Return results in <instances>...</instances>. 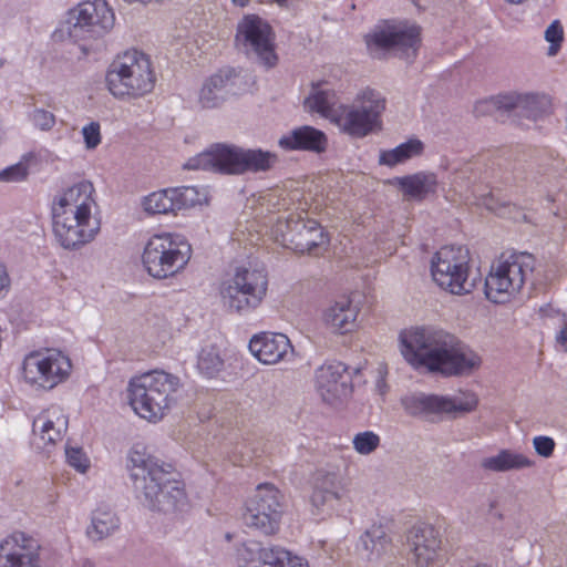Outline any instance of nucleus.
<instances>
[{
  "instance_id": "41",
  "label": "nucleus",
  "mask_w": 567,
  "mask_h": 567,
  "mask_svg": "<svg viewBox=\"0 0 567 567\" xmlns=\"http://www.w3.org/2000/svg\"><path fill=\"white\" fill-rule=\"evenodd\" d=\"M29 157L30 155H24L18 163L1 169V182L19 183L25 181L29 175Z\"/></svg>"
},
{
  "instance_id": "38",
  "label": "nucleus",
  "mask_w": 567,
  "mask_h": 567,
  "mask_svg": "<svg viewBox=\"0 0 567 567\" xmlns=\"http://www.w3.org/2000/svg\"><path fill=\"white\" fill-rule=\"evenodd\" d=\"M177 209H185L202 205L206 200V193L197 186L173 187Z\"/></svg>"
},
{
  "instance_id": "14",
  "label": "nucleus",
  "mask_w": 567,
  "mask_h": 567,
  "mask_svg": "<svg viewBox=\"0 0 567 567\" xmlns=\"http://www.w3.org/2000/svg\"><path fill=\"white\" fill-rule=\"evenodd\" d=\"M365 44L373 56L393 52L402 59H413L420 45V28L415 24L384 22L365 35Z\"/></svg>"
},
{
  "instance_id": "40",
  "label": "nucleus",
  "mask_w": 567,
  "mask_h": 567,
  "mask_svg": "<svg viewBox=\"0 0 567 567\" xmlns=\"http://www.w3.org/2000/svg\"><path fill=\"white\" fill-rule=\"evenodd\" d=\"M380 436L373 431L359 432L352 439L354 451L361 455L373 453L380 446Z\"/></svg>"
},
{
  "instance_id": "36",
  "label": "nucleus",
  "mask_w": 567,
  "mask_h": 567,
  "mask_svg": "<svg viewBox=\"0 0 567 567\" xmlns=\"http://www.w3.org/2000/svg\"><path fill=\"white\" fill-rule=\"evenodd\" d=\"M266 558L270 559L267 567H309L303 557L279 546H274V550L266 555Z\"/></svg>"
},
{
  "instance_id": "32",
  "label": "nucleus",
  "mask_w": 567,
  "mask_h": 567,
  "mask_svg": "<svg viewBox=\"0 0 567 567\" xmlns=\"http://www.w3.org/2000/svg\"><path fill=\"white\" fill-rule=\"evenodd\" d=\"M120 527V518L106 505L97 506L91 515V524L86 528V535L92 540H102L114 534Z\"/></svg>"
},
{
  "instance_id": "12",
  "label": "nucleus",
  "mask_w": 567,
  "mask_h": 567,
  "mask_svg": "<svg viewBox=\"0 0 567 567\" xmlns=\"http://www.w3.org/2000/svg\"><path fill=\"white\" fill-rule=\"evenodd\" d=\"M68 355L56 349L47 348L29 352L21 367L25 383L37 390H52L65 381L71 371Z\"/></svg>"
},
{
  "instance_id": "42",
  "label": "nucleus",
  "mask_w": 567,
  "mask_h": 567,
  "mask_svg": "<svg viewBox=\"0 0 567 567\" xmlns=\"http://www.w3.org/2000/svg\"><path fill=\"white\" fill-rule=\"evenodd\" d=\"M65 458L69 466L80 474H85L91 467V460L80 446H65Z\"/></svg>"
},
{
  "instance_id": "20",
  "label": "nucleus",
  "mask_w": 567,
  "mask_h": 567,
  "mask_svg": "<svg viewBox=\"0 0 567 567\" xmlns=\"http://www.w3.org/2000/svg\"><path fill=\"white\" fill-rule=\"evenodd\" d=\"M348 498L349 489L339 472L317 471L310 498L316 514L330 515L339 512Z\"/></svg>"
},
{
  "instance_id": "45",
  "label": "nucleus",
  "mask_w": 567,
  "mask_h": 567,
  "mask_svg": "<svg viewBox=\"0 0 567 567\" xmlns=\"http://www.w3.org/2000/svg\"><path fill=\"white\" fill-rule=\"evenodd\" d=\"M533 445L537 454L543 457H549L555 449V442L549 436H535L533 440Z\"/></svg>"
},
{
  "instance_id": "15",
  "label": "nucleus",
  "mask_w": 567,
  "mask_h": 567,
  "mask_svg": "<svg viewBox=\"0 0 567 567\" xmlns=\"http://www.w3.org/2000/svg\"><path fill=\"white\" fill-rule=\"evenodd\" d=\"M401 404L406 414L426 419L434 414L457 415L472 412L476 409L478 399L470 391H460L451 395L417 392L404 395Z\"/></svg>"
},
{
  "instance_id": "31",
  "label": "nucleus",
  "mask_w": 567,
  "mask_h": 567,
  "mask_svg": "<svg viewBox=\"0 0 567 567\" xmlns=\"http://www.w3.org/2000/svg\"><path fill=\"white\" fill-rule=\"evenodd\" d=\"M533 465L534 461L526 454L508 449L501 450L497 454L485 457L481 462L482 468L495 473L518 471Z\"/></svg>"
},
{
  "instance_id": "33",
  "label": "nucleus",
  "mask_w": 567,
  "mask_h": 567,
  "mask_svg": "<svg viewBox=\"0 0 567 567\" xmlns=\"http://www.w3.org/2000/svg\"><path fill=\"white\" fill-rule=\"evenodd\" d=\"M424 151V144L419 138H410L404 143L399 144L392 150L380 152L379 163L389 167H394L399 164L405 163L416 156H420Z\"/></svg>"
},
{
  "instance_id": "44",
  "label": "nucleus",
  "mask_w": 567,
  "mask_h": 567,
  "mask_svg": "<svg viewBox=\"0 0 567 567\" xmlns=\"http://www.w3.org/2000/svg\"><path fill=\"white\" fill-rule=\"evenodd\" d=\"M85 148L91 151L95 150L102 141L101 125L99 122L92 121L84 125L81 130Z\"/></svg>"
},
{
  "instance_id": "16",
  "label": "nucleus",
  "mask_w": 567,
  "mask_h": 567,
  "mask_svg": "<svg viewBox=\"0 0 567 567\" xmlns=\"http://www.w3.org/2000/svg\"><path fill=\"white\" fill-rule=\"evenodd\" d=\"M281 495L272 484H259L246 503L244 520L247 526L272 535L279 529L282 514Z\"/></svg>"
},
{
  "instance_id": "17",
  "label": "nucleus",
  "mask_w": 567,
  "mask_h": 567,
  "mask_svg": "<svg viewBox=\"0 0 567 567\" xmlns=\"http://www.w3.org/2000/svg\"><path fill=\"white\" fill-rule=\"evenodd\" d=\"M275 37L269 23L256 14H246L238 22L236 42L247 53H254L267 68L277 63L275 53Z\"/></svg>"
},
{
  "instance_id": "49",
  "label": "nucleus",
  "mask_w": 567,
  "mask_h": 567,
  "mask_svg": "<svg viewBox=\"0 0 567 567\" xmlns=\"http://www.w3.org/2000/svg\"><path fill=\"white\" fill-rule=\"evenodd\" d=\"M234 6L246 7L249 0H230Z\"/></svg>"
},
{
  "instance_id": "5",
  "label": "nucleus",
  "mask_w": 567,
  "mask_h": 567,
  "mask_svg": "<svg viewBox=\"0 0 567 567\" xmlns=\"http://www.w3.org/2000/svg\"><path fill=\"white\" fill-rule=\"evenodd\" d=\"M277 159L275 153L261 148H243L218 143L189 158L184 168L241 175L268 172Z\"/></svg>"
},
{
  "instance_id": "27",
  "label": "nucleus",
  "mask_w": 567,
  "mask_h": 567,
  "mask_svg": "<svg viewBox=\"0 0 567 567\" xmlns=\"http://www.w3.org/2000/svg\"><path fill=\"white\" fill-rule=\"evenodd\" d=\"M392 183L405 199L414 202H423L427 197L434 196L439 187L436 174L426 171L394 177Z\"/></svg>"
},
{
  "instance_id": "13",
  "label": "nucleus",
  "mask_w": 567,
  "mask_h": 567,
  "mask_svg": "<svg viewBox=\"0 0 567 567\" xmlns=\"http://www.w3.org/2000/svg\"><path fill=\"white\" fill-rule=\"evenodd\" d=\"M277 243L299 254H316L329 243L321 225L307 214L292 213L285 220L279 219L274 228Z\"/></svg>"
},
{
  "instance_id": "34",
  "label": "nucleus",
  "mask_w": 567,
  "mask_h": 567,
  "mask_svg": "<svg viewBox=\"0 0 567 567\" xmlns=\"http://www.w3.org/2000/svg\"><path fill=\"white\" fill-rule=\"evenodd\" d=\"M142 206L148 215H167L178 210L173 187L148 194L143 198Z\"/></svg>"
},
{
  "instance_id": "43",
  "label": "nucleus",
  "mask_w": 567,
  "mask_h": 567,
  "mask_svg": "<svg viewBox=\"0 0 567 567\" xmlns=\"http://www.w3.org/2000/svg\"><path fill=\"white\" fill-rule=\"evenodd\" d=\"M545 40L549 43L547 55L555 56L564 41V29L559 20H554L545 30Z\"/></svg>"
},
{
  "instance_id": "46",
  "label": "nucleus",
  "mask_w": 567,
  "mask_h": 567,
  "mask_svg": "<svg viewBox=\"0 0 567 567\" xmlns=\"http://www.w3.org/2000/svg\"><path fill=\"white\" fill-rule=\"evenodd\" d=\"M11 279L7 267L0 262V299L4 298L9 292Z\"/></svg>"
},
{
  "instance_id": "24",
  "label": "nucleus",
  "mask_w": 567,
  "mask_h": 567,
  "mask_svg": "<svg viewBox=\"0 0 567 567\" xmlns=\"http://www.w3.org/2000/svg\"><path fill=\"white\" fill-rule=\"evenodd\" d=\"M248 347L251 354L264 364H276L293 353L289 338L277 332L255 334Z\"/></svg>"
},
{
  "instance_id": "2",
  "label": "nucleus",
  "mask_w": 567,
  "mask_h": 567,
  "mask_svg": "<svg viewBox=\"0 0 567 567\" xmlns=\"http://www.w3.org/2000/svg\"><path fill=\"white\" fill-rule=\"evenodd\" d=\"M52 234L58 245L78 251L99 236L102 217L92 182L79 181L62 189L51 204Z\"/></svg>"
},
{
  "instance_id": "6",
  "label": "nucleus",
  "mask_w": 567,
  "mask_h": 567,
  "mask_svg": "<svg viewBox=\"0 0 567 567\" xmlns=\"http://www.w3.org/2000/svg\"><path fill=\"white\" fill-rule=\"evenodd\" d=\"M179 385L176 375L162 370L133 377L127 385L130 405L140 417L156 423L171 410Z\"/></svg>"
},
{
  "instance_id": "10",
  "label": "nucleus",
  "mask_w": 567,
  "mask_h": 567,
  "mask_svg": "<svg viewBox=\"0 0 567 567\" xmlns=\"http://www.w3.org/2000/svg\"><path fill=\"white\" fill-rule=\"evenodd\" d=\"M268 276L262 268H236L234 275L223 282L220 298L231 312L248 315L266 298Z\"/></svg>"
},
{
  "instance_id": "51",
  "label": "nucleus",
  "mask_w": 567,
  "mask_h": 567,
  "mask_svg": "<svg viewBox=\"0 0 567 567\" xmlns=\"http://www.w3.org/2000/svg\"><path fill=\"white\" fill-rule=\"evenodd\" d=\"M0 65H2V61L0 60Z\"/></svg>"
},
{
  "instance_id": "11",
  "label": "nucleus",
  "mask_w": 567,
  "mask_h": 567,
  "mask_svg": "<svg viewBox=\"0 0 567 567\" xmlns=\"http://www.w3.org/2000/svg\"><path fill=\"white\" fill-rule=\"evenodd\" d=\"M470 251L463 246L441 247L431 259L434 282L453 295H466L474 289L470 276Z\"/></svg>"
},
{
  "instance_id": "35",
  "label": "nucleus",
  "mask_w": 567,
  "mask_h": 567,
  "mask_svg": "<svg viewBox=\"0 0 567 567\" xmlns=\"http://www.w3.org/2000/svg\"><path fill=\"white\" fill-rule=\"evenodd\" d=\"M272 550L274 546L262 547L257 542H247L237 549V564L239 567H267L269 559L266 555Z\"/></svg>"
},
{
  "instance_id": "28",
  "label": "nucleus",
  "mask_w": 567,
  "mask_h": 567,
  "mask_svg": "<svg viewBox=\"0 0 567 567\" xmlns=\"http://www.w3.org/2000/svg\"><path fill=\"white\" fill-rule=\"evenodd\" d=\"M278 145L285 151H309L321 153L327 148V135L309 125H303L282 135Z\"/></svg>"
},
{
  "instance_id": "37",
  "label": "nucleus",
  "mask_w": 567,
  "mask_h": 567,
  "mask_svg": "<svg viewBox=\"0 0 567 567\" xmlns=\"http://www.w3.org/2000/svg\"><path fill=\"white\" fill-rule=\"evenodd\" d=\"M25 116L32 128L41 133L51 132L56 124L55 114L44 107L33 106Z\"/></svg>"
},
{
  "instance_id": "7",
  "label": "nucleus",
  "mask_w": 567,
  "mask_h": 567,
  "mask_svg": "<svg viewBox=\"0 0 567 567\" xmlns=\"http://www.w3.org/2000/svg\"><path fill=\"white\" fill-rule=\"evenodd\" d=\"M106 86L116 99H138L151 93L155 75L150 58L141 51L128 50L109 66Z\"/></svg>"
},
{
  "instance_id": "29",
  "label": "nucleus",
  "mask_w": 567,
  "mask_h": 567,
  "mask_svg": "<svg viewBox=\"0 0 567 567\" xmlns=\"http://www.w3.org/2000/svg\"><path fill=\"white\" fill-rule=\"evenodd\" d=\"M357 549L368 561H378L391 549V538L381 525H373L359 538Z\"/></svg>"
},
{
  "instance_id": "4",
  "label": "nucleus",
  "mask_w": 567,
  "mask_h": 567,
  "mask_svg": "<svg viewBox=\"0 0 567 567\" xmlns=\"http://www.w3.org/2000/svg\"><path fill=\"white\" fill-rule=\"evenodd\" d=\"M126 466L136 497L144 507L164 514L185 508L184 484L176 478L172 465L133 449Z\"/></svg>"
},
{
  "instance_id": "18",
  "label": "nucleus",
  "mask_w": 567,
  "mask_h": 567,
  "mask_svg": "<svg viewBox=\"0 0 567 567\" xmlns=\"http://www.w3.org/2000/svg\"><path fill=\"white\" fill-rule=\"evenodd\" d=\"M548 106L545 95L535 93H507L481 101L475 106L477 115H484L492 111L513 112L529 120L540 117Z\"/></svg>"
},
{
  "instance_id": "9",
  "label": "nucleus",
  "mask_w": 567,
  "mask_h": 567,
  "mask_svg": "<svg viewBox=\"0 0 567 567\" xmlns=\"http://www.w3.org/2000/svg\"><path fill=\"white\" fill-rule=\"evenodd\" d=\"M534 258L527 252H504L492 265L485 279V296L494 303L509 301L533 272Z\"/></svg>"
},
{
  "instance_id": "19",
  "label": "nucleus",
  "mask_w": 567,
  "mask_h": 567,
  "mask_svg": "<svg viewBox=\"0 0 567 567\" xmlns=\"http://www.w3.org/2000/svg\"><path fill=\"white\" fill-rule=\"evenodd\" d=\"M73 22L72 33L89 38H99L107 33L114 25L115 16L105 0H86L71 10Z\"/></svg>"
},
{
  "instance_id": "23",
  "label": "nucleus",
  "mask_w": 567,
  "mask_h": 567,
  "mask_svg": "<svg viewBox=\"0 0 567 567\" xmlns=\"http://www.w3.org/2000/svg\"><path fill=\"white\" fill-rule=\"evenodd\" d=\"M316 388L322 400L329 404L349 396L352 385L347 365L338 361L322 364L316 371Z\"/></svg>"
},
{
  "instance_id": "30",
  "label": "nucleus",
  "mask_w": 567,
  "mask_h": 567,
  "mask_svg": "<svg viewBox=\"0 0 567 567\" xmlns=\"http://www.w3.org/2000/svg\"><path fill=\"white\" fill-rule=\"evenodd\" d=\"M233 73V70H220L204 82L198 93V103L203 109H215L224 103Z\"/></svg>"
},
{
  "instance_id": "47",
  "label": "nucleus",
  "mask_w": 567,
  "mask_h": 567,
  "mask_svg": "<svg viewBox=\"0 0 567 567\" xmlns=\"http://www.w3.org/2000/svg\"><path fill=\"white\" fill-rule=\"evenodd\" d=\"M498 505H499V499L498 498L491 499L489 503H488V514L493 518L503 519L504 518V514L498 508Z\"/></svg>"
},
{
  "instance_id": "1",
  "label": "nucleus",
  "mask_w": 567,
  "mask_h": 567,
  "mask_svg": "<svg viewBox=\"0 0 567 567\" xmlns=\"http://www.w3.org/2000/svg\"><path fill=\"white\" fill-rule=\"evenodd\" d=\"M400 351L415 370L443 377L471 375L482 365L481 355L455 336L433 326L400 332Z\"/></svg>"
},
{
  "instance_id": "21",
  "label": "nucleus",
  "mask_w": 567,
  "mask_h": 567,
  "mask_svg": "<svg viewBox=\"0 0 567 567\" xmlns=\"http://www.w3.org/2000/svg\"><path fill=\"white\" fill-rule=\"evenodd\" d=\"M411 560L415 567H440L443 564L440 530L430 524L413 526L406 536Z\"/></svg>"
},
{
  "instance_id": "26",
  "label": "nucleus",
  "mask_w": 567,
  "mask_h": 567,
  "mask_svg": "<svg viewBox=\"0 0 567 567\" xmlns=\"http://www.w3.org/2000/svg\"><path fill=\"white\" fill-rule=\"evenodd\" d=\"M69 419L63 409L52 405L43 410L33 420L32 430L43 446L54 445L61 441L68 431Z\"/></svg>"
},
{
  "instance_id": "25",
  "label": "nucleus",
  "mask_w": 567,
  "mask_h": 567,
  "mask_svg": "<svg viewBox=\"0 0 567 567\" xmlns=\"http://www.w3.org/2000/svg\"><path fill=\"white\" fill-rule=\"evenodd\" d=\"M360 307L349 296H342L322 311L323 324L333 333L347 334L358 327Z\"/></svg>"
},
{
  "instance_id": "39",
  "label": "nucleus",
  "mask_w": 567,
  "mask_h": 567,
  "mask_svg": "<svg viewBox=\"0 0 567 567\" xmlns=\"http://www.w3.org/2000/svg\"><path fill=\"white\" fill-rule=\"evenodd\" d=\"M224 361L215 348L203 349L198 354L197 368L200 374L213 378L223 368Z\"/></svg>"
},
{
  "instance_id": "50",
  "label": "nucleus",
  "mask_w": 567,
  "mask_h": 567,
  "mask_svg": "<svg viewBox=\"0 0 567 567\" xmlns=\"http://www.w3.org/2000/svg\"><path fill=\"white\" fill-rule=\"evenodd\" d=\"M275 1H276L277 3H279V4H284V3L288 2L289 0H275Z\"/></svg>"
},
{
  "instance_id": "22",
  "label": "nucleus",
  "mask_w": 567,
  "mask_h": 567,
  "mask_svg": "<svg viewBox=\"0 0 567 567\" xmlns=\"http://www.w3.org/2000/svg\"><path fill=\"white\" fill-rule=\"evenodd\" d=\"M0 567H42L40 543L22 532L7 536L0 542Z\"/></svg>"
},
{
  "instance_id": "8",
  "label": "nucleus",
  "mask_w": 567,
  "mask_h": 567,
  "mask_svg": "<svg viewBox=\"0 0 567 567\" xmlns=\"http://www.w3.org/2000/svg\"><path fill=\"white\" fill-rule=\"evenodd\" d=\"M192 252L184 235L163 231L151 236L144 245L142 265L154 279L173 278L186 268Z\"/></svg>"
},
{
  "instance_id": "48",
  "label": "nucleus",
  "mask_w": 567,
  "mask_h": 567,
  "mask_svg": "<svg viewBox=\"0 0 567 567\" xmlns=\"http://www.w3.org/2000/svg\"><path fill=\"white\" fill-rule=\"evenodd\" d=\"M556 342L567 351V323L557 332Z\"/></svg>"
},
{
  "instance_id": "3",
  "label": "nucleus",
  "mask_w": 567,
  "mask_h": 567,
  "mask_svg": "<svg viewBox=\"0 0 567 567\" xmlns=\"http://www.w3.org/2000/svg\"><path fill=\"white\" fill-rule=\"evenodd\" d=\"M305 107L328 120L342 134L363 138L381 130L385 99L380 92L365 87L357 93L352 104H344L336 90L327 83H317L312 85Z\"/></svg>"
}]
</instances>
